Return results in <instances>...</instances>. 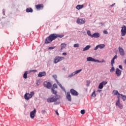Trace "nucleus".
<instances>
[{
  "label": "nucleus",
  "mask_w": 126,
  "mask_h": 126,
  "mask_svg": "<svg viewBox=\"0 0 126 126\" xmlns=\"http://www.w3.org/2000/svg\"><path fill=\"white\" fill-rule=\"evenodd\" d=\"M63 34H59L56 33L51 34L46 38L45 43L50 44V43H51V42L54 41V40H56V38H63Z\"/></svg>",
  "instance_id": "nucleus-1"
},
{
  "label": "nucleus",
  "mask_w": 126,
  "mask_h": 126,
  "mask_svg": "<svg viewBox=\"0 0 126 126\" xmlns=\"http://www.w3.org/2000/svg\"><path fill=\"white\" fill-rule=\"evenodd\" d=\"M48 103L54 102V105H59L61 104V100H60V96L58 95H52L50 98L47 99Z\"/></svg>",
  "instance_id": "nucleus-2"
},
{
  "label": "nucleus",
  "mask_w": 126,
  "mask_h": 126,
  "mask_svg": "<svg viewBox=\"0 0 126 126\" xmlns=\"http://www.w3.org/2000/svg\"><path fill=\"white\" fill-rule=\"evenodd\" d=\"M63 59L64 58L63 57L56 56L54 58V63H58L62 62Z\"/></svg>",
  "instance_id": "nucleus-3"
},
{
  "label": "nucleus",
  "mask_w": 126,
  "mask_h": 126,
  "mask_svg": "<svg viewBox=\"0 0 126 126\" xmlns=\"http://www.w3.org/2000/svg\"><path fill=\"white\" fill-rule=\"evenodd\" d=\"M85 22H86V21H85V19L84 18H81V19L78 18L76 21V23H77V24H79V25H82V24H84Z\"/></svg>",
  "instance_id": "nucleus-4"
},
{
  "label": "nucleus",
  "mask_w": 126,
  "mask_h": 126,
  "mask_svg": "<svg viewBox=\"0 0 126 126\" xmlns=\"http://www.w3.org/2000/svg\"><path fill=\"white\" fill-rule=\"evenodd\" d=\"M87 62H94V63H101V62L99 61L98 60H95V59L90 57L87 58Z\"/></svg>",
  "instance_id": "nucleus-5"
},
{
  "label": "nucleus",
  "mask_w": 126,
  "mask_h": 126,
  "mask_svg": "<svg viewBox=\"0 0 126 126\" xmlns=\"http://www.w3.org/2000/svg\"><path fill=\"white\" fill-rule=\"evenodd\" d=\"M43 85H44V87H46L47 89H50V88L52 87V84H51V82H47V81L44 82Z\"/></svg>",
  "instance_id": "nucleus-6"
},
{
  "label": "nucleus",
  "mask_w": 126,
  "mask_h": 126,
  "mask_svg": "<svg viewBox=\"0 0 126 126\" xmlns=\"http://www.w3.org/2000/svg\"><path fill=\"white\" fill-rule=\"evenodd\" d=\"M108 83L107 81H103L101 83H100L98 86V89H103L104 86L106 85Z\"/></svg>",
  "instance_id": "nucleus-7"
},
{
  "label": "nucleus",
  "mask_w": 126,
  "mask_h": 126,
  "mask_svg": "<svg viewBox=\"0 0 126 126\" xmlns=\"http://www.w3.org/2000/svg\"><path fill=\"white\" fill-rule=\"evenodd\" d=\"M126 26L124 25L123 27H122L121 35L122 36H126Z\"/></svg>",
  "instance_id": "nucleus-8"
},
{
  "label": "nucleus",
  "mask_w": 126,
  "mask_h": 126,
  "mask_svg": "<svg viewBox=\"0 0 126 126\" xmlns=\"http://www.w3.org/2000/svg\"><path fill=\"white\" fill-rule=\"evenodd\" d=\"M115 73L117 75V76H118V77H119V76H121V75H122V71H121L120 69L117 68L116 69Z\"/></svg>",
  "instance_id": "nucleus-9"
},
{
  "label": "nucleus",
  "mask_w": 126,
  "mask_h": 126,
  "mask_svg": "<svg viewBox=\"0 0 126 126\" xmlns=\"http://www.w3.org/2000/svg\"><path fill=\"white\" fill-rule=\"evenodd\" d=\"M35 114H36V109H34L30 113V117L31 119H34L35 117Z\"/></svg>",
  "instance_id": "nucleus-10"
},
{
  "label": "nucleus",
  "mask_w": 126,
  "mask_h": 126,
  "mask_svg": "<svg viewBox=\"0 0 126 126\" xmlns=\"http://www.w3.org/2000/svg\"><path fill=\"white\" fill-rule=\"evenodd\" d=\"M66 98L69 102H71V95H70V93L69 92H67Z\"/></svg>",
  "instance_id": "nucleus-11"
},
{
  "label": "nucleus",
  "mask_w": 126,
  "mask_h": 126,
  "mask_svg": "<svg viewBox=\"0 0 126 126\" xmlns=\"http://www.w3.org/2000/svg\"><path fill=\"white\" fill-rule=\"evenodd\" d=\"M119 51L121 56H125V51L124 50V49H123V48L119 47Z\"/></svg>",
  "instance_id": "nucleus-12"
},
{
  "label": "nucleus",
  "mask_w": 126,
  "mask_h": 126,
  "mask_svg": "<svg viewBox=\"0 0 126 126\" xmlns=\"http://www.w3.org/2000/svg\"><path fill=\"white\" fill-rule=\"evenodd\" d=\"M35 7L36 9H39V10H41V9H43V8H44V5L42 4H40L36 5Z\"/></svg>",
  "instance_id": "nucleus-13"
},
{
  "label": "nucleus",
  "mask_w": 126,
  "mask_h": 126,
  "mask_svg": "<svg viewBox=\"0 0 126 126\" xmlns=\"http://www.w3.org/2000/svg\"><path fill=\"white\" fill-rule=\"evenodd\" d=\"M70 93L74 96H77V95H78V93H77L76 91L73 90V89L70 90Z\"/></svg>",
  "instance_id": "nucleus-14"
},
{
  "label": "nucleus",
  "mask_w": 126,
  "mask_h": 126,
  "mask_svg": "<svg viewBox=\"0 0 126 126\" xmlns=\"http://www.w3.org/2000/svg\"><path fill=\"white\" fill-rule=\"evenodd\" d=\"M24 98L26 100H29L32 98V96L30 95V94L26 93L24 95Z\"/></svg>",
  "instance_id": "nucleus-15"
},
{
  "label": "nucleus",
  "mask_w": 126,
  "mask_h": 126,
  "mask_svg": "<svg viewBox=\"0 0 126 126\" xmlns=\"http://www.w3.org/2000/svg\"><path fill=\"white\" fill-rule=\"evenodd\" d=\"M118 58V56L117 55H115V56L113 58V59L111 61V66H114V63H115V60Z\"/></svg>",
  "instance_id": "nucleus-16"
},
{
  "label": "nucleus",
  "mask_w": 126,
  "mask_h": 126,
  "mask_svg": "<svg viewBox=\"0 0 126 126\" xmlns=\"http://www.w3.org/2000/svg\"><path fill=\"white\" fill-rule=\"evenodd\" d=\"M100 37V33L98 32H94L92 35V38H99Z\"/></svg>",
  "instance_id": "nucleus-17"
},
{
  "label": "nucleus",
  "mask_w": 126,
  "mask_h": 126,
  "mask_svg": "<svg viewBox=\"0 0 126 126\" xmlns=\"http://www.w3.org/2000/svg\"><path fill=\"white\" fill-rule=\"evenodd\" d=\"M46 75V72H39L38 75V77H43V76H45Z\"/></svg>",
  "instance_id": "nucleus-18"
},
{
  "label": "nucleus",
  "mask_w": 126,
  "mask_h": 126,
  "mask_svg": "<svg viewBox=\"0 0 126 126\" xmlns=\"http://www.w3.org/2000/svg\"><path fill=\"white\" fill-rule=\"evenodd\" d=\"M91 48V45H87L83 49V52H85V51H88L89 49Z\"/></svg>",
  "instance_id": "nucleus-19"
},
{
  "label": "nucleus",
  "mask_w": 126,
  "mask_h": 126,
  "mask_svg": "<svg viewBox=\"0 0 126 126\" xmlns=\"http://www.w3.org/2000/svg\"><path fill=\"white\" fill-rule=\"evenodd\" d=\"M83 7H84V5L83 4L77 5L76 7V8L78 9V10H79V9H82V8H83Z\"/></svg>",
  "instance_id": "nucleus-20"
},
{
  "label": "nucleus",
  "mask_w": 126,
  "mask_h": 126,
  "mask_svg": "<svg viewBox=\"0 0 126 126\" xmlns=\"http://www.w3.org/2000/svg\"><path fill=\"white\" fill-rule=\"evenodd\" d=\"M61 50L63 51V49H64V48H65V47H66V44L65 43H62L61 45Z\"/></svg>",
  "instance_id": "nucleus-21"
},
{
  "label": "nucleus",
  "mask_w": 126,
  "mask_h": 126,
  "mask_svg": "<svg viewBox=\"0 0 126 126\" xmlns=\"http://www.w3.org/2000/svg\"><path fill=\"white\" fill-rule=\"evenodd\" d=\"M51 92L52 94H55V95H57V93H58V92L57 91L55 90V88H53L51 90Z\"/></svg>",
  "instance_id": "nucleus-22"
},
{
  "label": "nucleus",
  "mask_w": 126,
  "mask_h": 126,
  "mask_svg": "<svg viewBox=\"0 0 126 126\" xmlns=\"http://www.w3.org/2000/svg\"><path fill=\"white\" fill-rule=\"evenodd\" d=\"M113 93H114V95H121V94L119 93V92L117 90L113 91Z\"/></svg>",
  "instance_id": "nucleus-23"
},
{
  "label": "nucleus",
  "mask_w": 126,
  "mask_h": 126,
  "mask_svg": "<svg viewBox=\"0 0 126 126\" xmlns=\"http://www.w3.org/2000/svg\"><path fill=\"white\" fill-rule=\"evenodd\" d=\"M26 12L29 13H32L33 12V9H32V8H27L26 9Z\"/></svg>",
  "instance_id": "nucleus-24"
},
{
  "label": "nucleus",
  "mask_w": 126,
  "mask_h": 126,
  "mask_svg": "<svg viewBox=\"0 0 126 126\" xmlns=\"http://www.w3.org/2000/svg\"><path fill=\"white\" fill-rule=\"evenodd\" d=\"M98 48H99V49H104L105 48V44H99Z\"/></svg>",
  "instance_id": "nucleus-25"
},
{
  "label": "nucleus",
  "mask_w": 126,
  "mask_h": 126,
  "mask_svg": "<svg viewBox=\"0 0 126 126\" xmlns=\"http://www.w3.org/2000/svg\"><path fill=\"white\" fill-rule=\"evenodd\" d=\"M27 74H28V71H26L23 75V78H25V79H26V78H27Z\"/></svg>",
  "instance_id": "nucleus-26"
},
{
  "label": "nucleus",
  "mask_w": 126,
  "mask_h": 126,
  "mask_svg": "<svg viewBox=\"0 0 126 126\" xmlns=\"http://www.w3.org/2000/svg\"><path fill=\"white\" fill-rule=\"evenodd\" d=\"M74 75H75V74L74 72H73L71 74L68 75V78L72 77L73 76H74Z\"/></svg>",
  "instance_id": "nucleus-27"
},
{
  "label": "nucleus",
  "mask_w": 126,
  "mask_h": 126,
  "mask_svg": "<svg viewBox=\"0 0 126 126\" xmlns=\"http://www.w3.org/2000/svg\"><path fill=\"white\" fill-rule=\"evenodd\" d=\"M82 70V69L77 70L75 71L74 72V73H75V75L77 74V73H79V72H80Z\"/></svg>",
  "instance_id": "nucleus-28"
},
{
  "label": "nucleus",
  "mask_w": 126,
  "mask_h": 126,
  "mask_svg": "<svg viewBox=\"0 0 126 126\" xmlns=\"http://www.w3.org/2000/svg\"><path fill=\"white\" fill-rule=\"evenodd\" d=\"M121 97H122V99L123 100V101H126V95H124L123 94H120Z\"/></svg>",
  "instance_id": "nucleus-29"
},
{
  "label": "nucleus",
  "mask_w": 126,
  "mask_h": 126,
  "mask_svg": "<svg viewBox=\"0 0 126 126\" xmlns=\"http://www.w3.org/2000/svg\"><path fill=\"white\" fill-rule=\"evenodd\" d=\"M52 77H53V78H54L55 81H57V80H58V79H57V78H58V76H57L56 74L53 75Z\"/></svg>",
  "instance_id": "nucleus-30"
},
{
  "label": "nucleus",
  "mask_w": 126,
  "mask_h": 126,
  "mask_svg": "<svg viewBox=\"0 0 126 126\" xmlns=\"http://www.w3.org/2000/svg\"><path fill=\"white\" fill-rule=\"evenodd\" d=\"M87 33L88 36H90L91 37H92V34H91V32H90V31L89 30L87 31Z\"/></svg>",
  "instance_id": "nucleus-31"
},
{
  "label": "nucleus",
  "mask_w": 126,
  "mask_h": 126,
  "mask_svg": "<svg viewBox=\"0 0 126 126\" xmlns=\"http://www.w3.org/2000/svg\"><path fill=\"white\" fill-rule=\"evenodd\" d=\"M74 48H79V44L76 43L73 45Z\"/></svg>",
  "instance_id": "nucleus-32"
},
{
  "label": "nucleus",
  "mask_w": 126,
  "mask_h": 126,
  "mask_svg": "<svg viewBox=\"0 0 126 126\" xmlns=\"http://www.w3.org/2000/svg\"><path fill=\"white\" fill-rule=\"evenodd\" d=\"M121 104L120 100H117L116 103V106H119Z\"/></svg>",
  "instance_id": "nucleus-33"
},
{
  "label": "nucleus",
  "mask_w": 126,
  "mask_h": 126,
  "mask_svg": "<svg viewBox=\"0 0 126 126\" xmlns=\"http://www.w3.org/2000/svg\"><path fill=\"white\" fill-rule=\"evenodd\" d=\"M115 71V67L114 66H112L111 69H110V72H114Z\"/></svg>",
  "instance_id": "nucleus-34"
},
{
  "label": "nucleus",
  "mask_w": 126,
  "mask_h": 126,
  "mask_svg": "<svg viewBox=\"0 0 126 126\" xmlns=\"http://www.w3.org/2000/svg\"><path fill=\"white\" fill-rule=\"evenodd\" d=\"M56 83H57L58 85H59V86H60V87H61L62 84L60 83V82H59V81L57 80L56 81Z\"/></svg>",
  "instance_id": "nucleus-35"
},
{
  "label": "nucleus",
  "mask_w": 126,
  "mask_h": 126,
  "mask_svg": "<svg viewBox=\"0 0 126 126\" xmlns=\"http://www.w3.org/2000/svg\"><path fill=\"white\" fill-rule=\"evenodd\" d=\"M80 113L81 114H82V115H84V114H85V110L84 109H83L81 110Z\"/></svg>",
  "instance_id": "nucleus-36"
},
{
  "label": "nucleus",
  "mask_w": 126,
  "mask_h": 126,
  "mask_svg": "<svg viewBox=\"0 0 126 126\" xmlns=\"http://www.w3.org/2000/svg\"><path fill=\"white\" fill-rule=\"evenodd\" d=\"M92 96L93 97H96V94H95V91L93 92Z\"/></svg>",
  "instance_id": "nucleus-37"
},
{
  "label": "nucleus",
  "mask_w": 126,
  "mask_h": 126,
  "mask_svg": "<svg viewBox=\"0 0 126 126\" xmlns=\"http://www.w3.org/2000/svg\"><path fill=\"white\" fill-rule=\"evenodd\" d=\"M60 88H61V89L64 91V92H66L65 91V89H64V88L63 87V86L62 85Z\"/></svg>",
  "instance_id": "nucleus-38"
},
{
  "label": "nucleus",
  "mask_w": 126,
  "mask_h": 126,
  "mask_svg": "<svg viewBox=\"0 0 126 126\" xmlns=\"http://www.w3.org/2000/svg\"><path fill=\"white\" fill-rule=\"evenodd\" d=\"M53 88H58V85H57V84H54L53 85Z\"/></svg>",
  "instance_id": "nucleus-39"
},
{
  "label": "nucleus",
  "mask_w": 126,
  "mask_h": 126,
  "mask_svg": "<svg viewBox=\"0 0 126 126\" xmlns=\"http://www.w3.org/2000/svg\"><path fill=\"white\" fill-rule=\"evenodd\" d=\"M99 49V45H97L94 48V51H97V49Z\"/></svg>",
  "instance_id": "nucleus-40"
},
{
  "label": "nucleus",
  "mask_w": 126,
  "mask_h": 126,
  "mask_svg": "<svg viewBox=\"0 0 126 126\" xmlns=\"http://www.w3.org/2000/svg\"><path fill=\"white\" fill-rule=\"evenodd\" d=\"M30 93L31 94H30V95H31V96H32H32H34V92H31Z\"/></svg>",
  "instance_id": "nucleus-41"
},
{
  "label": "nucleus",
  "mask_w": 126,
  "mask_h": 126,
  "mask_svg": "<svg viewBox=\"0 0 126 126\" xmlns=\"http://www.w3.org/2000/svg\"><path fill=\"white\" fill-rule=\"evenodd\" d=\"M87 86H89V85H90V81H87Z\"/></svg>",
  "instance_id": "nucleus-42"
},
{
  "label": "nucleus",
  "mask_w": 126,
  "mask_h": 126,
  "mask_svg": "<svg viewBox=\"0 0 126 126\" xmlns=\"http://www.w3.org/2000/svg\"><path fill=\"white\" fill-rule=\"evenodd\" d=\"M48 49H49V50H53V49H55V47H48Z\"/></svg>",
  "instance_id": "nucleus-43"
},
{
  "label": "nucleus",
  "mask_w": 126,
  "mask_h": 126,
  "mask_svg": "<svg viewBox=\"0 0 126 126\" xmlns=\"http://www.w3.org/2000/svg\"><path fill=\"white\" fill-rule=\"evenodd\" d=\"M118 107H119V108H120V109H123V105H122L121 104H119L118 105Z\"/></svg>",
  "instance_id": "nucleus-44"
},
{
  "label": "nucleus",
  "mask_w": 126,
  "mask_h": 126,
  "mask_svg": "<svg viewBox=\"0 0 126 126\" xmlns=\"http://www.w3.org/2000/svg\"><path fill=\"white\" fill-rule=\"evenodd\" d=\"M2 12H3V15H5V10L4 9H3Z\"/></svg>",
  "instance_id": "nucleus-45"
},
{
  "label": "nucleus",
  "mask_w": 126,
  "mask_h": 126,
  "mask_svg": "<svg viewBox=\"0 0 126 126\" xmlns=\"http://www.w3.org/2000/svg\"><path fill=\"white\" fill-rule=\"evenodd\" d=\"M42 114H45L46 113V110H42L41 111Z\"/></svg>",
  "instance_id": "nucleus-46"
},
{
  "label": "nucleus",
  "mask_w": 126,
  "mask_h": 126,
  "mask_svg": "<svg viewBox=\"0 0 126 126\" xmlns=\"http://www.w3.org/2000/svg\"><path fill=\"white\" fill-rule=\"evenodd\" d=\"M103 33L107 34H108V32L106 30H104V31H103Z\"/></svg>",
  "instance_id": "nucleus-47"
},
{
  "label": "nucleus",
  "mask_w": 126,
  "mask_h": 126,
  "mask_svg": "<svg viewBox=\"0 0 126 126\" xmlns=\"http://www.w3.org/2000/svg\"><path fill=\"white\" fill-rule=\"evenodd\" d=\"M39 83H40V82L39 81H38L37 82H36V84L37 86H39Z\"/></svg>",
  "instance_id": "nucleus-48"
},
{
  "label": "nucleus",
  "mask_w": 126,
  "mask_h": 126,
  "mask_svg": "<svg viewBox=\"0 0 126 126\" xmlns=\"http://www.w3.org/2000/svg\"><path fill=\"white\" fill-rule=\"evenodd\" d=\"M119 67L120 68V69L123 70V66H122V65H119Z\"/></svg>",
  "instance_id": "nucleus-49"
},
{
  "label": "nucleus",
  "mask_w": 126,
  "mask_h": 126,
  "mask_svg": "<svg viewBox=\"0 0 126 126\" xmlns=\"http://www.w3.org/2000/svg\"><path fill=\"white\" fill-rule=\"evenodd\" d=\"M120 97H121V95H118V96H117L118 100H119V101H121L120 99Z\"/></svg>",
  "instance_id": "nucleus-50"
},
{
  "label": "nucleus",
  "mask_w": 126,
  "mask_h": 126,
  "mask_svg": "<svg viewBox=\"0 0 126 126\" xmlns=\"http://www.w3.org/2000/svg\"><path fill=\"white\" fill-rule=\"evenodd\" d=\"M101 91H102V90H97L96 92H98L99 93H101Z\"/></svg>",
  "instance_id": "nucleus-51"
},
{
  "label": "nucleus",
  "mask_w": 126,
  "mask_h": 126,
  "mask_svg": "<svg viewBox=\"0 0 126 126\" xmlns=\"http://www.w3.org/2000/svg\"><path fill=\"white\" fill-rule=\"evenodd\" d=\"M31 71H33V72H37V70H32Z\"/></svg>",
  "instance_id": "nucleus-52"
},
{
  "label": "nucleus",
  "mask_w": 126,
  "mask_h": 126,
  "mask_svg": "<svg viewBox=\"0 0 126 126\" xmlns=\"http://www.w3.org/2000/svg\"><path fill=\"white\" fill-rule=\"evenodd\" d=\"M56 114L58 115V116H59V112H58V111L57 110H56Z\"/></svg>",
  "instance_id": "nucleus-53"
},
{
  "label": "nucleus",
  "mask_w": 126,
  "mask_h": 126,
  "mask_svg": "<svg viewBox=\"0 0 126 126\" xmlns=\"http://www.w3.org/2000/svg\"><path fill=\"white\" fill-rule=\"evenodd\" d=\"M63 56H66V53H65V52L63 53Z\"/></svg>",
  "instance_id": "nucleus-54"
},
{
  "label": "nucleus",
  "mask_w": 126,
  "mask_h": 126,
  "mask_svg": "<svg viewBox=\"0 0 126 126\" xmlns=\"http://www.w3.org/2000/svg\"><path fill=\"white\" fill-rule=\"evenodd\" d=\"M116 4V3H113V4H112L111 5V6L112 7H113V6H114V5H115Z\"/></svg>",
  "instance_id": "nucleus-55"
},
{
  "label": "nucleus",
  "mask_w": 126,
  "mask_h": 126,
  "mask_svg": "<svg viewBox=\"0 0 126 126\" xmlns=\"http://www.w3.org/2000/svg\"><path fill=\"white\" fill-rule=\"evenodd\" d=\"M101 62L102 63H104V62H105V61L104 60H102Z\"/></svg>",
  "instance_id": "nucleus-56"
},
{
  "label": "nucleus",
  "mask_w": 126,
  "mask_h": 126,
  "mask_svg": "<svg viewBox=\"0 0 126 126\" xmlns=\"http://www.w3.org/2000/svg\"><path fill=\"white\" fill-rule=\"evenodd\" d=\"M125 64H126V59L125 61Z\"/></svg>",
  "instance_id": "nucleus-57"
},
{
  "label": "nucleus",
  "mask_w": 126,
  "mask_h": 126,
  "mask_svg": "<svg viewBox=\"0 0 126 126\" xmlns=\"http://www.w3.org/2000/svg\"><path fill=\"white\" fill-rule=\"evenodd\" d=\"M101 25H103V24L101 23Z\"/></svg>",
  "instance_id": "nucleus-58"
}]
</instances>
